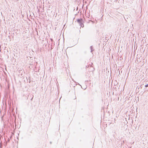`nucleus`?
I'll return each instance as SVG.
<instances>
[{"instance_id":"nucleus-1","label":"nucleus","mask_w":148,"mask_h":148,"mask_svg":"<svg viewBox=\"0 0 148 148\" xmlns=\"http://www.w3.org/2000/svg\"><path fill=\"white\" fill-rule=\"evenodd\" d=\"M77 22L79 24V25L82 27H84L83 24L84 21L82 19L80 18L79 19H77Z\"/></svg>"},{"instance_id":"nucleus-2","label":"nucleus","mask_w":148,"mask_h":148,"mask_svg":"<svg viewBox=\"0 0 148 148\" xmlns=\"http://www.w3.org/2000/svg\"><path fill=\"white\" fill-rule=\"evenodd\" d=\"M90 49H91V52H92L93 51V50L92 49V46H91L90 47Z\"/></svg>"},{"instance_id":"nucleus-3","label":"nucleus","mask_w":148,"mask_h":148,"mask_svg":"<svg viewBox=\"0 0 148 148\" xmlns=\"http://www.w3.org/2000/svg\"><path fill=\"white\" fill-rule=\"evenodd\" d=\"M145 87H148V84H146L145 85Z\"/></svg>"}]
</instances>
